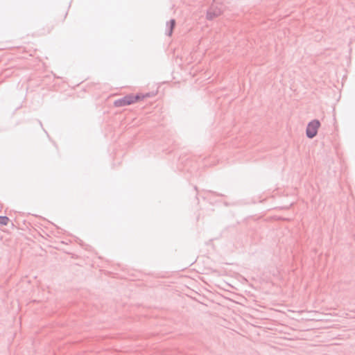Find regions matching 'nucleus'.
I'll list each match as a JSON object with an SVG mask.
<instances>
[{"label": "nucleus", "instance_id": "nucleus-1", "mask_svg": "<svg viewBox=\"0 0 355 355\" xmlns=\"http://www.w3.org/2000/svg\"><path fill=\"white\" fill-rule=\"evenodd\" d=\"M320 126V122L318 119L311 121L306 128V135L309 139H313L318 133V128Z\"/></svg>", "mask_w": 355, "mask_h": 355}, {"label": "nucleus", "instance_id": "nucleus-4", "mask_svg": "<svg viewBox=\"0 0 355 355\" xmlns=\"http://www.w3.org/2000/svg\"><path fill=\"white\" fill-rule=\"evenodd\" d=\"M175 20L173 19H171L166 24V35H168V36H171L172 33H173V30L175 27Z\"/></svg>", "mask_w": 355, "mask_h": 355}, {"label": "nucleus", "instance_id": "nucleus-2", "mask_svg": "<svg viewBox=\"0 0 355 355\" xmlns=\"http://www.w3.org/2000/svg\"><path fill=\"white\" fill-rule=\"evenodd\" d=\"M132 97L128 94L121 98L114 101V105L117 107L129 105L132 104Z\"/></svg>", "mask_w": 355, "mask_h": 355}, {"label": "nucleus", "instance_id": "nucleus-5", "mask_svg": "<svg viewBox=\"0 0 355 355\" xmlns=\"http://www.w3.org/2000/svg\"><path fill=\"white\" fill-rule=\"evenodd\" d=\"M129 95L130 97H132V104L139 101V100L144 99L146 96H149V95L148 94H146V95H141L139 94L135 95L133 94H130Z\"/></svg>", "mask_w": 355, "mask_h": 355}, {"label": "nucleus", "instance_id": "nucleus-6", "mask_svg": "<svg viewBox=\"0 0 355 355\" xmlns=\"http://www.w3.org/2000/svg\"><path fill=\"white\" fill-rule=\"evenodd\" d=\"M9 218L6 216H0V225H6L9 222Z\"/></svg>", "mask_w": 355, "mask_h": 355}, {"label": "nucleus", "instance_id": "nucleus-3", "mask_svg": "<svg viewBox=\"0 0 355 355\" xmlns=\"http://www.w3.org/2000/svg\"><path fill=\"white\" fill-rule=\"evenodd\" d=\"M221 14V10L218 7L211 6L207 11L206 18L208 20H212L215 17L219 16Z\"/></svg>", "mask_w": 355, "mask_h": 355}]
</instances>
